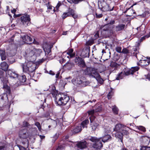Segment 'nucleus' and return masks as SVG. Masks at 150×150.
Listing matches in <instances>:
<instances>
[{"instance_id":"0eeeda50","label":"nucleus","mask_w":150,"mask_h":150,"mask_svg":"<svg viewBox=\"0 0 150 150\" xmlns=\"http://www.w3.org/2000/svg\"><path fill=\"white\" fill-rule=\"evenodd\" d=\"M33 49V47H32L28 48L25 50L24 54L25 57L27 59H29L30 61H33L32 58L33 57H35V56H34Z\"/></svg>"},{"instance_id":"412c9836","label":"nucleus","mask_w":150,"mask_h":150,"mask_svg":"<svg viewBox=\"0 0 150 150\" xmlns=\"http://www.w3.org/2000/svg\"><path fill=\"white\" fill-rule=\"evenodd\" d=\"M0 55L2 60H5L6 58V55L5 50H0Z\"/></svg>"},{"instance_id":"6ab92c4d","label":"nucleus","mask_w":150,"mask_h":150,"mask_svg":"<svg viewBox=\"0 0 150 150\" xmlns=\"http://www.w3.org/2000/svg\"><path fill=\"white\" fill-rule=\"evenodd\" d=\"M81 54L84 57H89V49L88 48H86L83 50Z\"/></svg>"},{"instance_id":"7c9ffc66","label":"nucleus","mask_w":150,"mask_h":150,"mask_svg":"<svg viewBox=\"0 0 150 150\" xmlns=\"http://www.w3.org/2000/svg\"><path fill=\"white\" fill-rule=\"evenodd\" d=\"M91 123V127H92V129L93 130H95L97 126L98 125V124L95 122H93Z\"/></svg>"},{"instance_id":"423d86ee","label":"nucleus","mask_w":150,"mask_h":150,"mask_svg":"<svg viewBox=\"0 0 150 150\" xmlns=\"http://www.w3.org/2000/svg\"><path fill=\"white\" fill-rule=\"evenodd\" d=\"M89 123V120L88 119L85 120L83 121L80 126H79L75 127L72 131V132L74 134L80 132L82 130L81 126L83 128H87V125Z\"/></svg>"},{"instance_id":"37998d69","label":"nucleus","mask_w":150,"mask_h":150,"mask_svg":"<svg viewBox=\"0 0 150 150\" xmlns=\"http://www.w3.org/2000/svg\"><path fill=\"white\" fill-rule=\"evenodd\" d=\"M70 11H69L67 13H64L62 15V17L64 19L67 16H70Z\"/></svg>"},{"instance_id":"f03ea898","label":"nucleus","mask_w":150,"mask_h":150,"mask_svg":"<svg viewBox=\"0 0 150 150\" xmlns=\"http://www.w3.org/2000/svg\"><path fill=\"white\" fill-rule=\"evenodd\" d=\"M32 61L28 62L26 63H25L24 64H22V66L23 72L29 74L33 73L32 75H33L36 66L32 62Z\"/></svg>"},{"instance_id":"b1692460","label":"nucleus","mask_w":150,"mask_h":150,"mask_svg":"<svg viewBox=\"0 0 150 150\" xmlns=\"http://www.w3.org/2000/svg\"><path fill=\"white\" fill-rule=\"evenodd\" d=\"M33 52H34V56L35 55L36 56H40V54L42 52V51L40 49H36L33 47Z\"/></svg>"},{"instance_id":"39448f33","label":"nucleus","mask_w":150,"mask_h":150,"mask_svg":"<svg viewBox=\"0 0 150 150\" xmlns=\"http://www.w3.org/2000/svg\"><path fill=\"white\" fill-rule=\"evenodd\" d=\"M88 139L94 143L92 146L93 148L99 150L103 147L102 142L100 141V138H97L96 137H91Z\"/></svg>"},{"instance_id":"cd10ccee","label":"nucleus","mask_w":150,"mask_h":150,"mask_svg":"<svg viewBox=\"0 0 150 150\" xmlns=\"http://www.w3.org/2000/svg\"><path fill=\"white\" fill-rule=\"evenodd\" d=\"M51 47L50 46H47V47H45L44 48V50L45 53V54H48L51 52Z\"/></svg>"},{"instance_id":"5fc2aeb1","label":"nucleus","mask_w":150,"mask_h":150,"mask_svg":"<svg viewBox=\"0 0 150 150\" xmlns=\"http://www.w3.org/2000/svg\"><path fill=\"white\" fill-rule=\"evenodd\" d=\"M64 148V146L63 145H60L58 146V147L57 148V150H59L60 149H63Z\"/></svg>"},{"instance_id":"a211bd4d","label":"nucleus","mask_w":150,"mask_h":150,"mask_svg":"<svg viewBox=\"0 0 150 150\" xmlns=\"http://www.w3.org/2000/svg\"><path fill=\"white\" fill-rule=\"evenodd\" d=\"M99 74L94 68H93L89 76L91 78H94L96 79L99 76Z\"/></svg>"},{"instance_id":"2eb2a0df","label":"nucleus","mask_w":150,"mask_h":150,"mask_svg":"<svg viewBox=\"0 0 150 150\" xmlns=\"http://www.w3.org/2000/svg\"><path fill=\"white\" fill-rule=\"evenodd\" d=\"M139 69V68L138 67H132L128 71H127L125 72V75L127 76L130 74H133L134 72L137 71Z\"/></svg>"},{"instance_id":"338daca9","label":"nucleus","mask_w":150,"mask_h":150,"mask_svg":"<svg viewBox=\"0 0 150 150\" xmlns=\"http://www.w3.org/2000/svg\"><path fill=\"white\" fill-rule=\"evenodd\" d=\"M39 136H40L41 139H44L45 137V136H43V135H39Z\"/></svg>"},{"instance_id":"69168bd1","label":"nucleus","mask_w":150,"mask_h":150,"mask_svg":"<svg viewBox=\"0 0 150 150\" xmlns=\"http://www.w3.org/2000/svg\"><path fill=\"white\" fill-rule=\"evenodd\" d=\"M115 23V21L114 20H112L109 23L110 24H114Z\"/></svg>"},{"instance_id":"c756f323","label":"nucleus","mask_w":150,"mask_h":150,"mask_svg":"<svg viewBox=\"0 0 150 150\" xmlns=\"http://www.w3.org/2000/svg\"><path fill=\"white\" fill-rule=\"evenodd\" d=\"M93 69V68H87L84 71L85 74L89 76Z\"/></svg>"},{"instance_id":"20e7f679","label":"nucleus","mask_w":150,"mask_h":150,"mask_svg":"<svg viewBox=\"0 0 150 150\" xmlns=\"http://www.w3.org/2000/svg\"><path fill=\"white\" fill-rule=\"evenodd\" d=\"M125 127V126L124 125L121 124H117L114 128V130L116 132L115 134V137L119 139L121 142H122V134L121 132Z\"/></svg>"},{"instance_id":"e433bc0d","label":"nucleus","mask_w":150,"mask_h":150,"mask_svg":"<svg viewBox=\"0 0 150 150\" xmlns=\"http://www.w3.org/2000/svg\"><path fill=\"white\" fill-rule=\"evenodd\" d=\"M7 145L4 143H0V150H4Z\"/></svg>"},{"instance_id":"72a5a7b5","label":"nucleus","mask_w":150,"mask_h":150,"mask_svg":"<svg viewBox=\"0 0 150 150\" xmlns=\"http://www.w3.org/2000/svg\"><path fill=\"white\" fill-rule=\"evenodd\" d=\"M51 127L53 128H55L57 125V122L55 120H52L51 122Z\"/></svg>"},{"instance_id":"680f3d73","label":"nucleus","mask_w":150,"mask_h":150,"mask_svg":"<svg viewBox=\"0 0 150 150\" xmlns=\"http://www.w3.org/2000/svg\"><path fill=\"white\" fill-rule=\"evenodd\" d=\"M25 142H22V143L23 144V145H24V146H26L27 145L28 146V143H27V141L26 140H25Z\"/></svg>"},{"instance_id":"f704fd0d","label":"nucleus","mask_w":150,"mask_h":150,"mask_svg":"<svg viewBox=\"0 0 150 150\" xmlns=\"http://www.w3.org/2000/svg\"><path fill=\"white\" fill-rule=\"evenodd\" d=\"M4 97L5 96L4 95L0 96V105H3L4 103Z\"/></svg>"},{"instance_id":"4c0bfd02","label":"nucleus","mask_w":150,"mask_h":150,"mask_svg":"<svg viewBox=\"0 0 150 150\" xmlns=\"http://www.w3.org/2000/svg\"><path fill=\"white\" fill-rule=\"evenodd\" d=\"M20 81L22 82H24L26 80V79L25 76H21L19 79Z\"/></svg>"},{"instance_id":"8fccbe9b","label":"nucleus","mask_w":150,"mask_h":150,"mask_svg":"<svg viewBox=\"0 0 150 150\" xmlns=\"http://www.w3.org/2000/svg\"><path fill=\"white\" fill-rule=\"evenodd\" d=\"M27 147H28V145H27L23 146H19V150H25V148Z\"/></svg>"},{"instance_id":"4468645a","label":"nucleus","mask_w":150,"mask_h":150,"mask_svg":"<svg viewBox=\"0 0 150 150\" xmlns=\"http://www.w3.org/2000/svg\"><path fill=\"white\" fill-rule=\"evenodd\" d=\"M87 142L86 141H81L77 143L76 145L78 148L82 149L87 147Z\"/></svg>"},{"instance_id":"a18cd8bd","label":"nucleus","mask_w":150,"mask_h":150,"mask_svg":"<svg viewBox=\"0 0 150 150\" xmlns=\"http://www.w3.org/2000/svg\"><path fill=\"white\" fill-rule=\"evenodd\" d=\"M35 125L37 126L38 127V130L39 131H41V127L40 124L38 122H36L35 123Z\"/></svg>"},{"instance_id":"aec40b11","label":"nucleus","mask_w":150,"mask_h":150,"mask_svg":"<svg viewBox=\"0 0 150 150\" xmlns=\"http://www.w3.org/2000/svg\"><path fill=\"white\" fill-rule=\"evenodd\" d=\"M8 68V65L5 62H2L0 64V68L5 71L7 70Z\"/></svg>"},{"instance_id":"4d7b16f0","label":"nucleus","mask_w":150,"mask_h":150,"mask_svg":"<svg viewBox=\"0 0 150 150\" xmlns=\"http://www.w3.org/2000/svg\"><path fill=\"white\" fill-rule=\"evenodd\" d=\"M29 125V124L27 122H24L23 123V125L25 127H28Z\"/></svg>"},{"instance_id":"ddd939ff","label":"nucleus","mask_w":150,"mask_h":150,"mask_svg":"<svg viewBox=\"0 0 150 150\" xmlns=\"http://www.w3.org/2000/svg\"><path fill=\"white\" fill-rule=\"evenodd\" d=\"M139 54H137L136 55V57L138 60H139L140 63H141V65L142 66H146L149 64L150 62L148 60H141V59L139 58Z\"/></svg>"},{"instance_id":"a19ab883","label":"nucleus","mask_w":150,"mask_h":150,"mask_svg":"<svg viewBox=\"0 0 150 150\" xmlns=\"http://www.w3.org/2000/svg\"><path fill=\"white\" fill-rule=\"evenodd\" d=\"M136 127L137 129H139L140 130L142 131L143 132H145L146 131V129L143 126H137Z\"/></svg>"},{"instance_id":"bf43d9fd","label":"nucleus","mask_w":150,"mask_h":150,"mask_svg":"<svg viewBox=\"0 0 150 150\" xmlns=\"http://www.w3.org/2000/svg\"><path fill=\"white\" fill-rule=\"evenodd\" d=\"M14 37H15L14 35H13L12 36V37H11V38L10 39V40L8 41L9 42L11 43L13 41V38H14Z\"/></svg>"},{"instance_id":"e2e57ef3","label":"nucleus","mask_w":150,"mask_h":150,"mask_svg":"<svg viewBox=\"0 0 150 150\" xmlns=\"http://www.w3.org/2000/svg\"><path fill=\"white\" fill-rule=\"evenodd\" d=\"M69 57H71V58H72V57H74L75 55V53L74 54V53H71V54H69Z\"/></svg>"},{"instance_id":"6e6d98bb","label":"nucleus","mask_w":150,"mask_h":150,"mask_svg":"<svg viewBox=\"0 0 150 150\" xmlns=\"http://www.w3.org/2000/svg\"><path fill=\"white\" fill-rule=\"evenodd\" d=\"M73 51V50L72 49H70L69 50L68 52H67V54H71L72 53Z\"/></svg>"},{"instance_id":"49530a36","label":"nucleus","mask_w":150,"mask_h":150,"mask_svg":"<svg viewBox=\"0 0 150 150\" xmlns=\"http://www.w3.org/2000/svg\"><path fill=\"white\" fill-rule=\"evenodd\" d=\"M94 40L93 39L89 40L86 42L87 45H91L93 44Z\"/></svg>"},{"instance_id":"7ed1b4c3","label":"nucleus","mask_w":150,"mask_h":150,"mask_svg":"<svg viewBox=\"0 0 150 150\" xmlns=\"http://www.w3.org/2000/svg\"><path fill=\"white\" fill-rule=\"evenodd\" d=\"M55 101L58 105H64L69 100V97L67 95L63 94H58L55 97Z\"/></svg>"},{"instance_id":"864d4df0","label":"nucleus","mask_w":150,"mask_h":150,"mask_svg":"<svg viewBox=\"0 0 150 150\" xmlns=\"http://www.w3.org/2000/svg\"><path fill=\"white\" fill-rule=\"evenodd\" d=\"M96 17L97 18H100L103 16V15L102 13H99L97 12H96Z\"/></svg>"},{"instance_id":"9b49d317","label":"nucleus","mask_w":150,"mask_h":150,"mask_svg":"<svg viewBox=\"0 0 150 150\" xmlns=\"http://www.w3.org/2000/svg\"><path fill=\"white\" fill-rule=\"evenodd\" d=\"M19 136L21 138L26 139L29 136V134L26 129H24L20 131Z\"/></svg>"},{"instance_id":"393cba45","label":"nucleus","mask_w":150,"mask_h":150,"mask_svg":"<svg viewBox=\"0 0 150 150\" xmlns=\"http://www.w3.org/2000/svg\"><path fill=\"white\" fill-rule=\"evenodd\" d=\"M125 25L123 24H120L116 27V30L117 31L121 30L124 29Z\"/></svg>"},{"instance_id":"473e14b6","label":"nucleus","mask_w":150,"mask_h":150,"mask_svg":"<svg viewBox=\"0 0 150 150\" xmlns=\"http://www.w3.org/2000/svg\"><path fill=\"white\" fill-rule=\"evenodd\" d=\"M95 112H100L102 110V107L100 105H96L95 110Z\"/></svg>"},{"instance_id":"de8ad7c7","label":"nucleus","mask_w":150,"mask_h":150,"mask_svg":"<svg viewBox=\"0 0 150 150\" xmlns=\"http://www.w3.org/2000/svg\"><path fill=\"white\" fill-rule=\"evenodd\" d=\"M116 51L119 53H122V48L118 46L115 48Z\"/></svg>"},{"instance_id":"052dcab7","label":"nucleus","mask_w":150,"mask_h":150,"mask_svg":"<svg viewBox=\"0 0 150 150\" xmlns=\"http://www.w3.org/2000/svg\"><path fill=\"white\" fill-rule=\"evenodd\" d=\"M47 72L48 73H49L50 75H54L55 74L54 73V72H53L51 70H50L49 71H47Z\"/></svg>"},{"instance_id":"5701e85b","label":"nucleus","mask_w":150,"mask_h":150,"mask_svg":"<svg viewBox=\"0 0 150 150\" xmlns=\"http://www.w3.org/2000/svg\"><path fill=\"white\" fill-rule=\"evenodd\" d=\"M112 137L111 136L108 135H105L102 137V140L103 142H105L108 141L110 140Z\"/></svg>"},{"instance_id":"6e6552de","label":"nucleus","mask_w":150,"mask_h":150,"mask_svg":"<svg viewBox=\"0 0 150 150\" xmlns=\"http://www.w3.org/2000/svg\"><path fill=\"white\" fill-rule=\"evenodd\" d=\"M46 5L47 7V9H52V8L55 9V8H56V9H58L60 7L64 6V4L62 3V2L61 1H58L57 4L54 5V6L50 5L49 2L47 4H46Z\"/></svg>"},{"instance_id":"ea45409f","label":"nucleus","mask_w":150,"mask_h":150,"mask_svg":"<svg viewBox=\"0 0 150 150\" xmlns=\"http://www.w3.org/2000/svg\"><path fill=\"white\" fill-rule=\"evenodd\" d=\"M72 10H71L70 11V16L71 15L74 18H76L77 17V15L74 13V11H72Z\"/></svg>"},{"instance_id":"4be33fe9","label":"nucleus","mask_w":150,"mask_h":150,"mask_svg":"<svg viewBox=\"0 0 150 150\" xmlns=\"http://www.w3.org/2000/svg\"><path fill=\"white\" fill-rule=\"evenodd\" d=\"M74 66L73 63L67 62L64 66V67L68 70H70Z\"/></svg>"},{"instance_id":"13d9d810","label":"nucleus","mask_w":150,"mask_h":150,"mask_svg":"<svg viewBox=\"0 0 150 150\" xmlns=\"http://www.w3.org/2000/svg\"><path fill=\"white\" fill-rule=\"evenodd\" d=\"M112 95V94L110 92H109L108 94L107 97L108 99H110L111 98V97Z\"/></svg>"},{"instance_id":"f3484780","label":"nucleus","mask_w":150,"mask_h":150,"mask_svg":"<svg viewBox=\"0 0 150 150\" xmlns=\"http://www.w3.org/2000/svg\"><path fill=\"white\" fill-rule=\"evenodd\" d=\"M7 74L10 77L15 79H16L18 77V74L15 72L12 71L11 70H8Z\"/></svg>"},{"instance_id":"bb28decb","label":"nucleus","mask_w":150,"mask_h":150,"mask_svg":"<svg viewBox=\"0 0 150 150\" xmlns=\"http://www.w3.org/2000/svg\"><path fill=\"white\" fill-rule=\"evenodd\" d=\"M125 72H126V71H125L123 72L122 71L118 75L117 77L116 78V79L117 80H119V79H122L124 75H125Z\"/></svg>"},{"instance_id":"58836bf2","label":"nucleus","mask_w":150,"mask_h":150,"mask_svg":"<svg viewBox=\"0 0 150 150\" xmlns=\"http://www.w3.org/2000/svg\"><path fill=\"white\" fill-rule=\"evenodd\" d=\"M112 110L113 112L115 114H117L118 113V109L115 106H114L112 108Z\"/></svg>"},{"instance_id":"79ce46f5","label":"nucleus","mask_w":150,"mask_h":150,"mask_svg":"<svg viewBox=\"0 0 150 150\" xmlns=\"http://www.w3.org/2000/svg\"><path fill=\"white\" fill-rule=\"evenodd\" d=\"M96 79L97 81L100 84L102 83L103 82V79L100 78V75H99V76H98Z\"/></svg>"},{"instance_id":"09e8293b","label":"nucleus","mask_w":150,"mask_h":150,"mask_svg":"<svg viewBox=\"0 0 150 150\" xmlns=\"http://www.w3.org/2000/svg\"><path fill=\"white\" fill-rule=\"evenodd\" d=\"M90 120L91 123L95 122L94 120L95 119V116L93 115H92L91 117H90Z\"/></svg>"},{"instance_id":"dca6fc26","label":"nucleus","mask_w":150,"mask_h":150,"mask_svg":"<svg viewBox=\"0 0 150 150\" xmlns=\"http://www.w3.org/2000/svg\"><path fill=\"white\" fill-rule=\"evenodd\" d=\"M3 87L4 91L3 95L5 97H6L7 95L10 94L11 93L10 88V87L6 84H4Z\"/></svg>"},{"instance_id":"f8f14e48","label":"nucleus","mask_w":150,"mask_h":150,"mask_svg":"<svg viewBox=\"0 0 150 150\" xmlns=\"http://www.w3.org/2000/svg\"><path fill=\"white\" fill-rule=\"evenodd\" d=\"M21 37L23 41L27 44H31L32 41V38L26 34L21 35Z\"/></svg>"},{"instance_id":"c9c22d12","label":"nucleus","mask_w":150,"mask_h":150,"mask_svg":"<svg viewBox=\"0 0 150 150\" xmlns=\"http://www.w3.org/2000/svg\"><path fill=\"white\" fill-rule=\"evenodd\" d=\"M83 0H67L68 1L71 3L77 4L79 2Z\"/></svg>"},{"instance_id":"603ef678","label":"nucleus","mask_w":150,"mask_h":150,"mask_svg":"<svg viewBox=\"0 0 150 150\" xmlns=\"http://www.w3.org/2000/svg\"><path fill=\"white\" fill-rule=\"evenodd\" d=\"M142 150H150V147L147 146H144L142 147Z\"/></svg>"},{"instance_id":"f257e3e1","label":"nucleus","mask_w":150,"mask_h":150,"mask_svg":"<svg viewBox=\"0 0 150 150\" xmlns=\"http://www.w3.org/2000/svg\"><path fill=\"white\" fill-rule=\"evenodd\" d=\"M71 81L74 85L78 87H85L90 84L89 81L84 79L83 77H80L73 79Z\"/></svg>"},{"instance_id":"1a4fd4ad","label":"nucleus","mask_w":150,"mask_h":150,"mask_svg":"<svg viewBox=\"0 0 150 150\" xmlns=\"http://www.w3.org/2000/svg\"><path fill=\"white\" fill-rule=\"evenodd\" d=\"M74 62L77 65L80 67L84 68L86 66L84 59L80 57H76L74 59Z\"/></svg>"},{"instance_id":"c03bdc74","label":"nucleus","mask_w":150,"mask_h":150,"mask_svg":"<svg viewBox=\"0 0 150 150\" xmlns=\"http://www.w3.org/2000/svg\"><path fill=\"white\" fill-rule=\"evenodd\" d=\"M121 133L122 134V137L123 135H127L128 134V132L127 130L125 129V128H123L122 130L121 131Z\"/></svg>"},{"instance_id":"3c124183","label":"nucleus","mask_w":150,"mask_h":150,"mask_svg":"<svg viewBox=\"0 0 150 150\" xmlns=\"http://www.w3.org/2000/svg\"><path fill=\"white\" fill-rule=\"evenodd\" d=\"M95 112V110H91L89 111L88 112V113L89 115H93L94 113Z\"/></svg>"},{"instance_id":"2f4dec72","label":"nucleus","mask_w":150,"mask_h":150,"mask_svg":"<svg viewBox=\"0 0 150 150\" xmlns=\"http://www.w3.org/2000/svg\"><path fill=\"white\" fill-rule=\"evenodd\" d=\"M122 53L125 54H129V55H132V53H131L129 51L127 48H123L122 51Z\"/></svg>"},{"instance_id":"c85d7f7f","label":"nucleus","mask_w":150,"mask_h":150,"mask_svg":"<svg viewBox=\"0 0 150 150\" xmlns=\"http://www.w3.org/2000/svg\"><path fill=\"white\" fill-rule=\"evenodd\" d=\"M100 28L102 29L104 31L110 30V27H109V25H107L104 26H101Z\"/></svg>"},{"instance_id":"0e129e2a","label":"nucleus","mask_w":150,"mask_h":150,"mask_svg":"<svg viewBox=\"0 0 150 150\" xmlns=\"http://www.w3.org/2000/svg\"><path fill=\"white\" fill-rule=\"evenodd\" d=\"M59 134L56 133L54 136V137L55 139H57L58 137Z\"/></svg>"},{"instance_id":"a878e982","label":"nucleus","mask_w":150,"mask_h":150,"mask_svg":"<svg viewBox=\"0 0 150 150\" xmlns=\"http://www.w3.org/2000/svg\"><path fill=\"white\" fill-rule=\"evenodd\" d=\"M110 66L114 68L115 69H116L119 66V64H117L115 62L112 61L111 62Z\"/></svg>"},{"instance_id":"774afa93","label":"nucleus","mask_w":150,"mask_h":150,"mask_svg":"<svg viewBox=\"0 0 150 150\" xmlns=\"http://www.w3.org/2000/svg\"><path fill=\"white\" fill-rule=\"evenodd\" d=\"M59 73H57V74H56V76H55L56 78H57L59 76Z\"/></svg>"},{"instance_id":"9d476101","label":"nucleus","mask_w":150,"mask_h":150,"mask_svg":"<svg viewBox=\"0 0 150 150\" xmlns=\"http://www.w3.org/2000/svg\"><path fill=\"white\" fill-rule=\"evenodd\" d=\"M30 18L29 15L25 14L21 18V21L23 24L25 26H27L29 22L30 21Z\"/></svg>"}]
</instances>
